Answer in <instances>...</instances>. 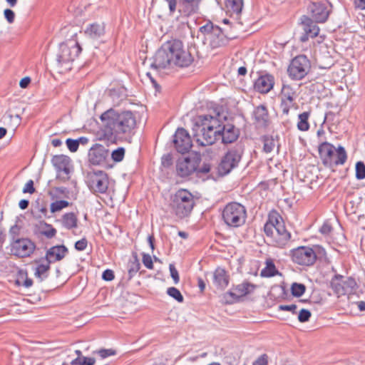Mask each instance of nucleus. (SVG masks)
<instances>
[{"instance_id":"7c9ffc66","label":"nucleus","mask_w":365,"mask_h":365,"mask_svg":"<svg viewBox=\"0 0 365 365\" xmlns=\"http://www.w3.org/2000/svg\"><path fill=\"white\" fill-rule=\"evenodd\" d=\"M265 264V267L263 268L260 272L262 277H272L279 274V271L271 258L266 259Z\"/></svg>"},{"instance_id":"0eeeda50","label":"nucleus","mask_w":365,"mask_h":365,"mask_svg":"<svg viewBox=\"0 0 365 365\" xmlns=\"http://www.w3.org/2000/svg\"><path fill=\"white\" fill-rule=\"evenodd\" d=\"M195 205L194 196L187 190H179L172 197L170 206L173 213L179 218L188 216Z\"/></svg>"},{"instance_id":"8fccbe9b","label":"nucleus","mask_w":365,"mask_h":365,"mask_svg":"<svg viewBox=\"0 0 365 365\" xmlns=\"http://www.w3.org/2000/svg\"><path fill=\"white\" fill-rule=\"evenodd\" d=\"M143 263L145 265V267L149 269H153V263L151 256L149 254H143V259H142Z\"/></svg>"},{"instance_id":"412c9836","label":"nucleus","mask_w":365,"mask_h":365,"mask_svg":"<svg viewBox=\"0 0 365 365\" xmlns=\"http://www.w3.org/2000/svg\"><path fill=\"white\" fill-rule=\"evenodd\" d=\"M301 23L304 32L300 37V41L302 42L307 41L309 37L314 38L318 35L319 28L311 18L307 16H302L301 18Z\"/></svg>"},{"instance_id":"39448f33","label":"nucleus","mask_w":365,"mask_h":365,"mask_svg":"<svg viewBox=\"0 0 365 365\" xmlns=\"http://www.w3.org/2000/svg\"><path fill=\"white\" fill-rule=\"evenodd\" d=\"M201 162L200 155L195 154L187 157L179 158L176 164L177 173L180 177L189 176L194 172L199 174H206L210 171L211 166L209 163Z\"/></svg>"},{"instance_id":"603ef678","label":"nucleus","mask_w":365,"mask_h":365,"mask_svg":"<svg viewBox=\"0 0 365 365\" xmlns=\"http://www.w3.org/2000/svg\"><path fill=\"white\" fill-rule=\"evenodd\" d=\"M42 234L48 238L53 237L56 234V230L50 225H46V229L42 231Z\"/></svg>"},{"instance_id":"aec40b11","label":"nucleus","mask_w":365,"mask_h":365,"mask_svg":"<svg viewBox=\"0 0 365 365\" xmlns=\"http://www.w3.org/2000/svg\"><path fill=\"white\" fill-rule=\"evenodd\" d=\"M173 143L178 152L181 153H187L192 146L189 133L182 128H178L176 130Z\"/></svg>"},{"instance_id":"ea45409f","label":"nucleus","mask_w":365,"mask_h":365,"mask_svg":"<svg viewBox=\"0 0 365 365\" xmlns=\"http://www.w3.org/2000/svg\"><path fill=\"white\" fill-rule=\"evenodd\" d=\"M96 360L92 357H77L71 362V365H94Z\"/></svg>"},{"instance_id":"2eb2a0df","label":"nucleus","mask_w":365,"mask_h":365,"mask_svg":"<svg viewBox=\"0 0 365 365\" xmlns=\"http://www.w3.org/2000/svg\"><path fill=\"white\" fill-rule=\"evenodd\" d=\"M220 140L224 144L235 142L240 135V130L233 124L227 122V117L219 113Z\"/></svg>"},{"instance_id":"a211bd4d","label":"nucleus","mask_w":365,"mask_h":365,"mask_svg":"<svg viewBox=\"0 0 365 365\" xmlns=\"http://www.w3.org/2000/svg\"><path fill=\"white\" fill-rule=\"evenodd\" d=\"M256 285L250 282H243L235 286L232 290L224 294V299L227 304H232L240 297H244L255 289Z\"/></svg>"},{"instance_id":"5fc2aeb1","label":"nucleus","mask_w":365,"mask_h":365,"mask_svg":"<svg viewBox=\"0 0 365 365\" xmlns=\"http://www.w3.org/2000/svg\"><path fill=\"white\" fill-rule=\"evenodd\" d=\"M168 4L169 11L170 14H173L178 7V0H165Z\"/></svg>"},{"instance_id":"e433bc0d","label":"nucleus","mask_w":365,"mask_h":365,"mask_svg":"<svg viewBox=\"0 0 365 365\" xmlns=\"http://www.w3.org/2000/svg\"><path fill=\"white\" fill-rule=\"evenodd\" d=\"M263 141V151L266 153H269L275 148V141L272 136L265 135L262 137Z\"/></svg>"},{"instance_id":"b1692460","label":"nucleus","mask_w":365,"mask_h":365,"mask_svg":"<svg viewBox=\"0 0 365 365\" xmlns=\"http://www.w3.org/2000/svg\"><path fill=\"white\" fill-rule=\"evenodd\" d=\"M252 115L255 120V123L259 128H265L268 127L270 123L268 110L264 105H259L257 106L253 111Z\"/></svg>"},{"instance_id":"09e8293b","label":"nucleus","mask_w":365,"mask_h":365,"mask_svg":"<svg viewBox=\"0 0 365 365\" xmlns=\"http://www.w3.org/2000/svg\"><path fill=\"white\" fill-rule=\"evenodd\" d=\"M66 144L71 152H76L78 149L79 144L76 140L68 138L66 141Z\"/></svg>"},{"instance_id":"6e6d98bb","label":"nucleus","mask_w":365,"mask_h":365,"mask_svg":"<svg viewBox=\"0 0 365 365\" xmlns=\"http://www.w3.org/2000/svg\"><path fill=\"white\" fill-rule=\"evenodd\" d=\"M88 241L86 238H83L75 243V248L78 251H83L86 250Z\"/></svg>"},{"instance_id":"338daca9","label":"nucleus","mask_w":365,"mask_h":365,"mask_svg":"<svg viewBox=\"0 0 365 365\" xmlns=\"http://www.w3.org/2000/svg\"><path fill=\"white\" fill-rule=\"evenodd\" d=\"M29 202L28 200H21L19 203V206L21 210H25L29 207Z\"/></svg>"},{"instance_id":"7ed1b4c3","label":"nucleus","mask_w":365,"mask_h":365,"mask_svg":"<svg viewBox=\"0 0 365 365\" xmlns=\"http://www.w3.org/2000/svg\"><path fill=\"white\" fill-rule=\"evenodd\" d=\"M220 130L219 113L215 116L200 115L193 128L194 137L198 144L202 146L212 145L220 140Z\"/></svg>"},{"instance_id":"864d4df0","label":"nucleus","mask_w":365,"mask_h":365,"mask_svg":"<svg viewBox=\"0 0 365 365\" xmlns=\"http://www.w3.org/2000/svg\"><path fill=\"white\" fill-rule=\"evenodd\" d=\"M97 352L102 359H105L108 356H113V355L115 354V351L113 349H102L98 350Z\"/></svg>"},{"instance_id":"4c0bfd02","label":"nucleus","mask_w":365,"mask_h":365,"mask_svg":"<svg viewBox=\"0 0 365 365\" xmlns=\"http://www.w3.org/2000/svg\"><path fill=\"white\" fill-rule=\"evenodd\" d=\"M306 291V287L303 284L294 282L291 286L292 294L294 297H299L304 294Z\"/></svg>"},{"instance_id":"dca6fc26","label":"nucleus","mask_w":365,"mask_h":365,"mask_svg":"<svg viewBox=\"0 0 365 365\" xmlns=\"http://www.w3.org/2000/svg\"><path fill=\"white\" fill-rule=\"evenodd\" d=\"M331 6L327 1L311 2L307 8L309 18L315 23H324L330 14Z\"/></svg>"},{"instance_id":"bb28decb","label":"nucleus","mask_w":365,"mask_h":365,"mask_svg":"<svg viewBox=\"0 0 365 365\" xmlns=\"http://www.w3.org/2000/svg\"><path fill=\"white\" fill-rule=\"evenodd\" d=\"M103 22H95L88 24L85 30V35L91 39H98L104 36L106 29Z\"/></svg>"},{"instance_id":"f3484780","label":"nucleus","mask_w":365,"mask_h":365,"mask_svg":"<svg viewBox=\"0 0 365 365\" xmlns=\"http://www.w3.org/2000/svg\"><path fill=\"white\" fill-rule=\"evenodd\" d=\"M292 259L297 264L308 267L315 262L317 255L311 247H299L292 250Z\"/></svg>"},{"instance_id":"c03bdc74","label":"nucleus","mask_w":365,"mask_h":365,"mask_svg":"<svg viewBox=\"0 0 365 365\" xmlns=\"http://www.w3.org/2000/svg\"><path fill=\"white\" fill-rule=\"evenodd\" d=\"M356 178L357 180H363L365 178V165L361 161H359L356 163Z\"/></svg>"},{"instance_id":"9b49d317","label":"nucleus","mask_w":365,"mask_h":365,"mask_svg":"<svg viewBox=\"0 0 365 365\" xmlns=\"http://www.w3.org/2000/svg\"><path fill=\"white\" fill-rule=\"evenodd\" d=\"M264 231L270 242L276 247L283 248L288 245L291 234L286 230L284 224L274 227L272 224H265Z\"/></svg>"},{"instance_id":"c9c22d12","label":"nucleus","mask_w":365,"mask_h":365,"mask_svg":"<svg viewBox=\"0 0 365 365\" xmlns=\"http://www.w3.org/2000/svg\"><path fill=\"white\" fill-rule=\"evenodd\" d=\"M16 284L29 288L33 284V280L27 277V272L20 271L16 279Z\"/></svg>"},{"instance_id":"cd10ccee","label":"nucleus","mask_w":365,"mask_h":365,"mask_svg":"<svg viewBox=\"0 0 365 365\" xmlns=\"http://www.w3.org/2000/svg\"><path fill=\"white\" fill-rule=\"evenodd\" d=\"M68 252V249L64 245H58L51 247L46 255V258L51 263L61 260Z\"/></svg>"},{"instance_id":"a878e982","label":"nucleus","mask_w":365,"mask_h":365,"mask_svg":"<svg viewBox=\"0 0 365 365\" xmlns=\"http://www.w3.org/2000/svg\"><path fill=\"white\" fill-rule=\"evenodd\" d=\"M199 0H178V12L185 16H188L197 11Z\"/></svg>"},{"instance_id":"9d476101","label":"nucleus","mask_w":365,"mask_h":365,"mask_svg":"<svg viewBox=\"0 0 365 365\" xmlns=\"http://www.w3.org/2000/svg\"><path fill=\"white\" fill-rule=\"evenodd\" d=\"M242 153L243 149L240 145H236L229 150L223 156L218 165L219 174L220 175H225L236 168L241 160Z\"/></svg>"},{"instance_id":"e2e57ef3","label":"nucleus","mask_w":365,"mask_h":365,"mask_svg":"<svg viewBox=\"0 0 365 365\" xmlns=\"http://www.w3.org/2000/svg\"><path fill=\"white\" fill-rule=\"evenodd\" d=\"M253 365H267V356L262 355L253 363Z\"/></svg>"},{"instance_id":"f8f14e48","label":"nucleus","mask_w":365,"mask_h":365,"mask_svg":"<svg viewBox=\"0 0 365 365\" xmlns=\"http://www.w3.org/2000/svg\"><path fill=\"white\" fill-rule=\"evenodd\" d=\"M311 63L305 55H299L294 58L287 68V73L292 80H302L309 72Z\"/></svg>"},{"instance_id":"4468645a","label":"nucleus","mask_w":365,"mask_h":365,"mask_svg":"<svg viewBox=\"0 0 365 365\" xmlns=\"http://www.w3.org/2000/svg\"><path fill=\"white\" fill-rule=\"evenodd\" d=\"M86 183L93 192L105 193L108 188L109 180L105 172L98 170L88 173Z\"/></svg>"},{"instance_id":"6e6552de","label":"nucleus","mask_w":365,"mask_h":365,"mask_svg":"<svg viewBox=\"0 0 365 365\" xmlns=\"http://www.w3.org/2000/svg\"><path fill=\"white\" fill-rule=\"evenodd\" d=\"M224 222L230 227H239L245 223L247 210L245 206L238 202H230L225 205L222 212Z\"/></svg>"},{"instance_id":"052dcab7","label":"nucleus","mask_w":365,"mask_h":365,"mask_svg":"<svg viewBox=\"0 0 365 365\" xmlns=\"http://www.w3.org/2000/svg\"><path fill=\"white\" fill-rule=\"evenodd\" d=\"M297 307L296 304H289V305L282 304V305L279 306V309L281 311L291 312L293 314H294L296 312Z\"/></svg>"},{"instance_id":"bf43d9fd","label":"nucleus","mask_w":365,"mask_h":365,"mask_svg":"<svg viewBox=\"0 0 365 365\" xmlns=\"http://www.w3.org/2000/svg\"><path fill=\"white\" fill-rule=\"evenodd\" d=\"M114 277V272L111 269H106L103 272L102 278L105 281H112Z\"/></svg>"},{"instance_id":"72a5a7b5","label":"nucleus","mask_w":365,"mask_h":365,"mask_svg":"<svg viewBox=\"0 0 365 365\" xmlns=\"http://www.w3.org/2000/svg\"><path fill=\"white\" fill-rule=\"evenodd\" d=\"M311 115L310 111H305L298 115L297 128L300 131H307L309 129V123L308 121Z\"/></svg>"},{"instance_id":"58836bf2","label":"nucleus","mask_w":365,"mask_h":365,"mask_svg":"<svg viewBox=\"0 0 365 365\" xmlns=\"http://www.w3.org/2000/svg\"><path fill=\"white\" fill-rule=\"evenodd\" d=\"M265 224H272L274 227H278V225L284 224L282 217L277 212H274L269 215L268 220Z\"/></svg>"},{"instance_id":"2f4dec72","label":"nucleus","mask_w":365,"mask_h":365,"mask_svg":"<svg viewBox=\"0 0 365 365\" xmlns=\"http://www.w3.org/2000/svg\"><path fill=\"white\" fill-rule=\"evenodd\" d=\"M226 7L231 15L235 14L237 17L243 8V0H226Z\"/></svg>"},{"instance_id":"69168bd1","label":"nucleus","mask_w":365,"mask_h":365,"mask_svg":"<svg viewBox=\"0 0 365 365\" xmlns=\"http://www.w3.org/2000/svg\"><path fill=\"white\" fill-rule=\"evenodd\" d=\"M30 82H31V78L29 77H25L20 81L19 86L22 88H26L29 86Z\"/></svg>"},{"instance_id":"1a4fd4ad","label":"nucleus","mask_w":365,"mask_h":365,"mask_svg":"<svg viewBox=\"0 0 365 365\" xmlns=\"http://www.w3.org/2000/svg\"><path fill=\"white\" fill-rule=\"evenodd\" d=\"M200 32L204 35V43H207L212 49L226 46L230 40L220 27L210 21L201 26Z\"/></svg>"},{"instance_id":"5701e85b","label":"nucleus","mask_w":365,"mask_h":365,"mask_svg":"<svg viewBox=\"0 0 365 365\" xmlns=\"http://www.w3.org/2000/svg\"><path fill=\"white\" fill-rule=\"evenodd\" d=\"M51 163L58 173V177L60 178L61 173H63L66 175V177H63L62 178L63 180H67L70 173V158L63 155H55L53 157Z\"/></svg>"},{"instance_id":"ddd939ff","label":"nucleus","mask_w":365,"mask_h":365,"mask_svg":"<svg viewBox=\"0 0 365 365\" xmlns=\"http://www.w3.org/2000/svg\"><path fill=\"white\" fill-rule=\"evenodd\" d=\"M356 282L352 277L336 274L331 281V287L337 297L352 294L356 288Z\"/></svg>"},{"instance_id":"a18cd8bd","label":"nucleus","mask_w":365,"mask_h":365,"mask_svg":"<svg viewBox=\"0 0 365 365\" xmlns=\"http://www.w3.org/2000/svg\"><path fill=\"white\" fill-rule=\"evenodd\" d=\"M125 155V149L123 148H118L112 152L111 158L115 162H120L123 160Z\"/></svg>"},{"instance_id":"de8ad7c7","label":"nucleus","mask_w":365,"mask_h":365,"mask_svg":"<svg viewBox=\"0 0 365 365\" xmlns=\"http://www.w3.org/2000/svg\"><path fill=\"white\" fill-rule=\"evenodd\" d=\"M311 317V312L305 309H302L300 310L299 315H298V320L300 322H306L309 320V318Z\"/></svg>"},{"instance_id":"f257e3e1","label":"nucleus","mask_w":365,"mask_h":365,"mask_svg":"<svg viewBox=\"0 0 365 365\" xmlns=\"http://www.w3.org/2000/svg\"><path fill=\"white\" fill-rule=\"evenodd\" d=\"M194 58L183 43L173 39L165 43L155 53L150 67L155 69H164L168 67H188Z\"/></svg>"},{"instance_id":"f704fd0d","label":"nucleus","mask_w":365,"mask_h":365,"mask_svg":"<svg viewBox=\"0 0 365 365\" xmlns=\"http://www.w3.org/2000/svg\"><path fill=\"white\" fill-rule=\"evenodd\" d=\"M296 97V91L289 85L283 86L280 96L281 100L294 101Z\"/></svg>"},{"instance_id":"a19ab883","label":"nucleus","mask_w":365,"mask_h":365,"mask_svg":"<svg viewBox=\"0 0 365 365\" xmlns=\"http://www.w3.org/2000/svg\"><path fill=\"white\" fill-rule=\"evenodd\" d=\"M69 205V202L66 200H61L53 202L51 204V212L52 213L61 211L62 209L67 207Z\"/></svg>"},{"instance_id":"774afa93","label":"nucleus","mask_w":365,"mask_h":365,"mask_svg":"<svg viewBox=\"0 0 365 365\" xmlns=\"http://www.w3.org/2000/svg\"><path fill=\"white\" fill-rule=\"evenodd\" d=\"M148 241L149 245H150L152 251H153L155 249L154 237L153 235H149L148 237Z\"/></svg>"},{"instance_id":"393cba45","label":"nucleus","mask_w":365,"mask_h":365,"mask_svg":"<svg viewBox=\"0 0 365 365\" xmlns=\"http://www.w3.org/2000/svg\"><path fill=\"white\" fill-rule=\"evenodd\" d=\"M274 84V76L270 74L260 76L255 82V90L260 93H267Z\"/></svg>"},{"instance_id":"0e129e2a","label":"nucleus","mask_w":365,"mask_h":365,"mask_svg":"<svg viewBox=\"0 0 365 365\" xmlns=\"http://www.w3.org/2000/svg\"><path fill=\"white\" fill-rule=\"evenodd\" d=\"M354 5L356 9H365V0H354Z\"/></svg>"},{"instance_id":"4d7b16f0","label":"nucleus","mask_w":365,"mask_h":365,"mask_svg":"<svg viewBox=\"0 0 365 365\" xmlns=\"http://www.w3.org/2000/svg\"><path fill=\"white\" fill-rule=\"evenodd\" d=\"M35 192V189L34 187V181L32 180H29L25 185L23 192L24 193H30L32 194Z\"/></svg>"},{"instance_id":"c756f323","label":"nucleus","mask_w":365,"mask_h":365,"mask_svg":"<svg viewBox=\"0 0 365 365\" xmlns=\"http://www.w3.org/2000/svg\"><path fill=\"white\" fill-rule=\"evenodd\" d=\"M36 262L38 264L35 269L34 275L36 278L39 279L40 281H43L48 276L51 262L46 259H42L39 262Z\"/></svg>"},{"instance_id":"79ce46f5","label":"nucleus","mask_w":365,"mask_h":365,"mask_svg":"<svg viewBox=\"0 0 365 365\" xmlns=\"http://www.w3.org/2000/svg\"><path fill=\"white\" fill-rule=\"evenodd\" d=\"M280 107L282 108V113L284 115H289V110L292 108L297 107L294 101H287V100H281Z\"/></svg>"},{"instance_id":"13d9d810","label":"nucleus","mask_w":365,"mask_h":365,"mask_svg":"<svg viewBox=\"0 0 365 365\" xmlns=\"http://www.w3.org/2000/svg\"><path fill=\"white\" fill-rule=\"evenodd\" d=\"M4 16L7 21L10 24L13 23L14 21L15 14L14 12L9 9H6L4 10Z\"/></svg>"},{"instance_id":"6ab92c4d","label":"nucleus","mask_w":365,"mask_h":365,"mask_svg":"<svg viewBox=\"0 0 365 365\" xmlns=\"http://www.w3.org/2000/svg\"><path fill=\"white\" fill-rule=\"evenodd\" d=\"M35 244L28 238L14 240L11 244V252L19 257H29L35 250Z\"/></svg>"},{"instance_id":"f03ea898","label":"nucleus","mask_w":365,"mask_h":365,"mask_svg":"<svg viewBox=\"0 0 365 365\" xmlns=\"http://www.w3.org/2000/svg\"><path fill=\"white\" fill-rule=\"evenodd\" d=\"M101 120L104 123L103 138L109 141L130 136L136 126V118L131 111L115 113L110 109L101 115Z\"/></svg>"},{"instance_id":"20e7f679","label":"nucleus","mask_w":365,"mask_h":365,"mask_svg":"<svg viewBox=\"0 0 365 365\" xmlns=\"http://www.w3.org/2000/svg\"><path fill=\"white\" fill-rule=\"evenodd\" d=\"M81 52L79 43L73 40L60 43L57 53V67L60 73H65L71 69V63Z\"/></svg>"},{"instance_id":"473e14b6","label":"nucleus","mask_w":365,"mask_h":365,"mask_svg":"<svg viewBox=\"0 0 365 365\" xmlns=\"http://www.w3.org/2000/svg\"><path fill=\"white\" fill-rule=\"evenodd\" d=\"M78 218L75 213L67 212L61 217L62 225L68 230L77 227Z\"/></svg>"},{"instance_id":"37998d69","label":"nucleus","mask_w":365,"mask_h":365,"mask_svg":"<svg viewBox=\"0 0 365 365\" xmlns=\"http://www.w3.org/2000/svg\"><path fill=\"white\" fill-rule=\"evenodd\" d=\"M167 294L173 297V299H175L176 301H178V302H183V296L182 295V294L180 293V292L175 287H169L168 289H167Z\"/></svg>"},{"instance_id":"3c124183","label":"nucleus","mask_w":365,"mask_h":365,"mask_svg":"<svg viewBox=\"0 0 365 365\" xmlns=\"http://www.w3.org/2000/svg\"><path fill=\"white\" fill-rule=\"evenodd\" d=\"M169 269H170V276L173 278L175 284H178L180 281V277H179L178 272L176 269L174 264H170L169 265Z\"/></svg>"},{"instance_id":"c85d7f7f","label":"nucleus","mask_w":365,"mask_h":365,"mask_svg":"<svg viewBox=\"0 0 365 365\" xmlns=\"http://www.w3.org/2000/svg\"><path fill=\"white\" fill-rule=\"evenodd\" d=\"M213 283L220 289H224L227 287L229 276L224 269L218 267L215 270L213 273Z\"/></svg>"},{"instance_id":"4be33fe9","label":"nucleus","mask_w":365,"mask_h":365,"mask_svg":"<svg viewBox=\"0 0 365 365\" xmlns=\"http://www.w3.org/2000/svg\"><path fill=\"white\" fill-rule=\"evenodd\" d=\"M108 153V150L103 145L96 144L89 150L88 160L92 165H101L106 161Z\"/></svg>"},{"instance_id":"49530a36","label":"nucleus","mask_w":365,"mask_h":365,"mask_svg":"<svg viewBox=\"0 0 365 365\" xmlns=\"http://www.w3.org/2000/svg\"><path fill=\"white\" fill-rule=\"evenodd\" d=\"M140 264L138 259L135 257L133 262H130L128 265V273L130 277H133L140 269Z\"/></svg>"},{"instance_id":"680f3d73","label":"nucleus","mask_w":365,"mask_h":365,"mask_svg":"<svg viewBox=\"0 0 365 365\" xmlns=\"http://www.w3.org/2000/svg\"><path fill=\"white\" fill-rule=\"evenodd\" d=\"M331 230L332 227L331 225H329L327 222L324 223L319 230L320 232L325 235H329L331 232Z\"/></svg>"},{"instance_id":"423d86ee","label":"nucleus","mask_w":365,"mask_h":365,"mask_svg":"<svg viewBox=\"0 0 365 365\" xmlns=\"http://www.w3.org/2000/svg\"><path fill=\"white\" fill-rule=\"evenodd\" d=\"M319 153L324 165L333 168L344 165L347 159V154L344 147L339 145L337 148L327 142H323L319 145Z\"/></svg>"}]
</instances>
